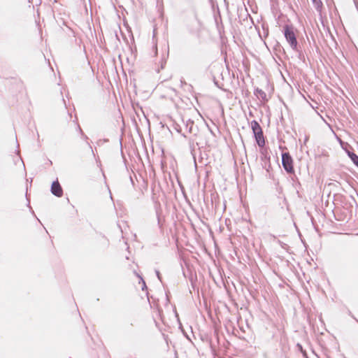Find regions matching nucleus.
<instances>
[{"label":"nucleus","mask_w":358,"mask_h":358,"mask_svg":"<svg viewBox=\"0 0 358 358\" xmlns=\"http://www.w3.org/2000/svg\"><path fill=\"white\" fill-rule=\"evenodd\" d=\"M282 165L285 171L289 173H294L293 159L289 152L282 153Z\"/></svg>","instance_id":"f03ea898"},{"label":"nucleus","mask_w":358,"mask_h":358,"mask_svg":"<svg viewBox=\"0 0 358 358\" xmlns=\"http://www.w3.org/2000/svg\"><path fill=\"white\" fill-rule=\"evenodd\" d=\"M155 273H156V275H157V278L159 280V281H160L161 282H162V277H161V274H160L159 271H157V270H156V271H155Z\"/></svg>","instance_id":"2eb2a0df"},{"label":"nucleus","mask_w":358,"mask_h":358,"mask_svg":"<svg viewBox=\"0 0 358 358\" xmlns=\"http://www.w3.org/2000/svg\"><path fill=\"white\" fill-rule=\"evenodd\" d=\"M78 130L80 134H83V131L81 127H80V125H78Z\"/></svg>","instance_id":"a211bd4d"},{"label":"nucleus","mask_w":358,"mask_h":358,"mask_svg":"<svg viewBox=\"0 0 358 358\" xmlns=\"http://www.w3.org/2000/svg\"><path fill=\"white\" fill-rule=\"evenodd\" d=\"M87 145H88L92 148V147H91V146H90V143H88V142L87 141Z\"/></svg>","instance_id":"aec40b11"},{"label":"nucleus","mask_w":358,"mask_h":358,"mask_svg":"<svg viewBox=\"0 0 358 358\" xmlns=\"http://www.w3.org/2000/svg\"><path fill=\"white\" fill-rule=\"evenodd\" d=\"M50 191L53 195L57 197H61L63 195L62 187L57 180L52 182Z\"/></svg>","instance_id":"20e7f679"},{"label":"nucleus","mask_w":358,"mask_h":358,"mask_svg":"<svg viewBox=\"0 0 358 358\" xmlns=\"http://www.w3.org/2000/svg\"><path fill=\"white\" fill-rule=\"evenodd\" d=\"M190 148L193 150L194 149V141L189 140V141Z\"/></svg>","instance_id":"dca6fc26"},{"label":"nucleus","mask_w":358,"mask_h":358,"mask_svg":"<svg viewBox=\"0 0 358 358\" xmlns=\"http://www.w3.org/2000/svg\"><path fill=\"white\" fill-rule=\"evenodd\" d=\"M156 214H157V217L158 225H159V228H162V225H163V223H162V219L160 217L159 212L158 210H157L156 211Z\"/></svg>","instance_id":"ddd939ff"},{"label":"nucleus","mask_w":358,"mask_h":358,"mask_svg":"<svg viewBox=\"0 0 358 358\" xmlns=\"http://www.w3.org/2000/svg\"><path fill=\"white\" fill-rule=\"evenodd\" d=\"M138 277H139V278H140V282H139V283L142 282V289H143H143H147V287H146V285H145V282L144 280L143 279V278H142L141 276H140V275H138Z\"/></svg>","instance_id":"4468645a"},{"label":"nucleus","mask_w":358,"mask_h":358,"mask_svg":"<svg viewBox=\"0 0 358 358\" xmlns=\"http://www.w3.org/2000/svg\"><path fill=\"white\" fill-rule=\"evenodd\" d=\"M256 142L259 148H263L265 145V140L264 138L263 131L254 134Z\"/></svg>","instance_id":"423d86ee"},{"label":"nucleus","mask_w":358,"mask_h":358,"mask_svg":"<svg viewBox=\"0 0 358 358\" xmlns=\"http://www.w3.org/2000/svg\"><path fill=\"white\" fill-rule=\"evenodd\" d=\"M348 155L354 164L358 168V155L352 152H348Z\"/></svg>","instance_id":"9b49d317"},{"label":"nucleus","mask_w":358,"mask_h":358,"mask_svg":"<svg viewBox=\"0 0 358 358\" xmlns=\"http://www.w3.org/2000/svg\"><path fill=\"white\" fill-rule=\"evenodd\" d=\"M296 348L301 352V354L304 358H308L306 351L305 350H303V348L301 344L297 343Z\"/></svg>","instance_id":"f8f14e48"},{"label":"nucleus","mask_w":358,"mask_h":358,"mask_svg":"<svg viewBox=\"0 0 358 358\" xmlns=\"http://www.w3.org/2000/svg\"><path fill=\"white\" fill-rule=\"evenodd\" d=\"M268 25L263 22L262 24V31L258 29V34L262 40H264L268 36Z\"/></svg>","instance_id":"39448f33"},{"label":"nucleus","mask_w":358,"mask_h":358,"mask_svg":"<svg viewBox=\"0 0 358 358\" xmlns=\"http://www.w3.org/2000/svg\"><path fill=\"white\" fill-rule=\"evenodd\" d=\"M70 358H71V357H70Z\"/></svg>","instance_id":"412c9836"},{"label":"nucleus","mask_w":358,"mask_h":358,"mask_svg":"<svg viewBox=\"0 0 358 358\" xmlns=\"http://www.w3.org/2000/svg\"><path fill=\"white\" fill-rule=\"evenodd\" d=\"M155 49H156V50H155V54H157V47H155Z\"/></svg>","instance_id":"6ab92c4d"},{"label":"nucleus","mask_w":358,"mask_h":358,"mask_svg":"<svg viewBox=\"0 0 358 358\" xmlns=\"http://www.w3.org/2000/svg\"><path fill=\"white\" fill-rule=\"evenodd\" d=\"M283 29L285 38H286V41L288 42L292 49L295 51H299L298 42L293 27L289 25H285Z\"/></svg>","instance_id":"f257e3e1"},{"label":"nucleus","mask_w":358,"mask_h":358,"mask_svg":"<svg viewBox=\"0 0 358 358\" xmlns=\"http://www.w3.org/2000/svg\"><path fill=\"white\" fill-rule=\"evenodd\" d=\"M260 159L262 167L265 169L267 172H269L270 169L271 168L270 162L271 157L266 148H263L260 150Z\"/></svg>","instance_id":"7ed1b4c3"},{"label":"nucleus","mask_w":358,"mask_h":358,"mask_svg":"<svg viewBox=\"0 0 358 358\" xmlns=\"http://www.w3.org/2000/svg\"><path fill=\"white\" fill-rule=\"evenodd\" d=\"M315 10L321 14L323 8V3L321 0H311Z\"/></svg>","instance_id":"1a4fd4ad"},{"label":"nucleus","mask_w":358,"mask_h":358,"mask_svg":"<svg viewBox=\"0 0 358 358\" xmlns=\"http://www.w3.org/2000/svg\"><path fill=\"white\" fill-rule=\"evenodd\" d=\"M254 94L257 97H260L262 100H266V94L262 90L257 88L255 90Z\"/></svg>","instance_id":"9d476101"},{"label":"nucleus","mask_w":358,"mask_h":358,"mask_svg":"<svg viewBox=\"0 0 358 358\" xmlns=\"http://www.w3.org/2000/svg\"><path fill=\"white\" fill-rule=\"evenodd\" d=\"M194 122L190 119L187 120L185 123V129L186 130L191 134H194L195 136L196 135V131L198 130L197 128H194Z\"/></svg>","instance_id":"0eeeda50"},{"label":"nucleus","mask_w":358,"mask_h":358,"mask_svg":"<svg viewBox=\"0 0 358 358\" xmlns=\"http://www.w3.org/2000/svg\"><path fill=\"white\" fill-rule=\"evenodd\" d=\"M251 128L252 129L254 134L262 131V129L260 124L256 120H252L251 122Z\"/></svg>","instance_id":"6e6552de"},{"label":"nucleus","mask_w":358,"mask_h":358,"mask_svg":"<svg viewBox=\"0 0 358 358\" xmlns=\"http://www.w3.org/2000/svg\"><path fill=\"white\" fill-rule=\"evenodd\" d=\"M81 136L83 138V140H85L86 141H87L88 137L84 133L81 134Z\"/></svg>","instance_id":"f3484780"}]
</instances>
